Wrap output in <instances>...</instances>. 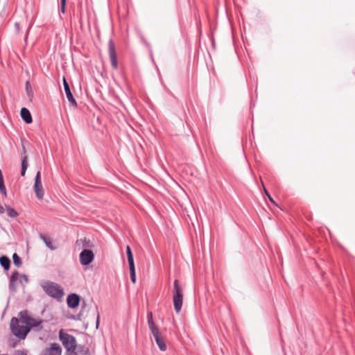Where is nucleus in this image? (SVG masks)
Returning a JSON list of instances; mask_svg holds the SVG:
<instances>
[{"label":"nucleus","instance_id":"f257e3e1","mask_svg":"<svg viewBox=\"0 0 355 355\" xmlns=\"http://www.w3.org/2000/svg\"><path fill=\"white\" fill-rule=\"evenodd\" d=\"M41 287L47 295L58 301H60L64 295V290L62 286L53 282H43L41 284Z\"/></svg>","mask_w":355,"mask_h":355},{"label":"nucleus","instance_id":"f03ea898","mask_svg":"<svg viewBox=\"0 0 355 355\" xmlns=\"http://www.w3.org/2000/svg\"><path fill=\"white\" fill-rule=\"evenodd\" d=\"M173 302L175 312L177 313H179L182 307L183 289L181 285L180 284V282L178 279H175L173 282Z\"/></svg>","mask_w":355,"mask_h":355},{"label":"nucleus","instance_id":"7ed1b4c3","mask_svg":"<svg viewBox=\"0 0 355 355\" xmlns=\"http://www.w3.org/2000/svg\"><path fill=\"white\" fill-rule=\"evenodd\" d=\"M59 338L67 352H74L77 348L76 338L64 332L63 329H60L59 331Z\"/></svg>","mask_w":355,"mask_h":355},{"label":"nucleus","instance_id":"20e7f679","mask_svg":"<svg viewBox=\"0 0 355 355\" xmlns=\"http://www.w3.org/2000/svg\"><path fill=\"white\" fill-rule=\"evenodd\" d=\"M19 319L12 318L10 320V330L13 335L19 339H25L28 332H26V324L21 326L19 324Z\"/></svg>","mask_w":355,"mask_h":355},{"label":"nucleus","instance_id":"39448f33","mask_svg":"<svg viewBox=\"0 0 355 355\" xmlns=\"http://www.w3.org/2000/svg\"><path fill=\"white\" fill-rule=\"evenodd\" d=\"M34 180L33 190L37 198L41 200L44 198V191L42 184L40 171L37 172Z\"/></svg>","mask_w":355,"mask_h":355},{"label":"nucleus","instance_id":"423d86ee","mask_svg":"<svg viewBox=\"0 0 355 355\" xmlns=\"http://www.w3.org/2000/svg\"><path fill=\"white\" fill-rule=\"evenodd\" d=\"M46 320H42V319H36L33 317H31L29 321L26 324V332H28L31 329H34L36 331H40L43 330L44 327L42 324L44 322H46Z\"/></svg>","mask_w":355,"mask_h":355},{"label":"nucleus","instance_id":"0eeeda50","mask_svg":"<svg viewBox=\"0 0 355 355\" xmlns=\"http://www.w3.org/2000/svg\"><path fill=\"white\" fill-rule=\"evenodd\" d=\"M80 262L83 266L89 265L94 259V254L89 249H84L79 255Z\"/></svg>","mask_w":355,"mask_h":355},{"label":"nucleus","instance_id":"6e6552de","mask_svg":"<svg viewBox=\"0 0 355 355\" xmlns=\"http://www.w3.org/2000/svg\"><path fill=\"white\" fill-rule=\"evenodd\" d=\"M108 52L111 64L114 69H116L118 68L117 55L114 41L112 39L108 42Z\"/></svg>","mask_w":355,"mask_h":355},{"label":"nucleus","instance_id":"1a4fd4ad","mask_svg":"<svg viewBox=\"0 0 355 355\" xmlns=\"http://www.w3.org/2000/svg\"><path fill=\"white\" fill-rule=\"evenodd\" d=\"M62 83H63L64 90L67 98L70 105L72 107H77L76 101L70 89L69 85L67 83L65 76L62 77Z\"/></svg>","mask_w":355,"mask_h":355},{"label":"nucleus","instance_id":"9d476101","mask_svg":"<svg viewBox=\"0 0 355 355\" xmlns=\"http://www.w3.org/2000/svg\"><path fill=\"white\" fill-rule=\"evenodd\" d=\"M62 348L58 343H51L50 347L44 349L40 355H61Z\"/></svg>","mask_w":355,"mask_h":355},{"label":"nucleus","instance_id":"9b49d317","mask_svg":"<svg viewBox=\"0 0 355 355\" xmlns=\"http://www.w3.org/2000/svg\"><path fill=\"white\" fill-rule=\"evenodd\" d=\"M147 320L149 329L153 335L154 338L160 336L161 334L159 332V328L153 321V313L150 311L147 313Z\"/></svg>","mask_w":355,"mask_h":355},{"label":"nucleus","instance_id":"f8f14e48","mask_svg":"<svg viewBox=\"0 0 355 355\" xmlns=\"http://www.w3.org/2000/svg\"><path fill=\"white\" fill-rule=\"evenodd\" d=\"M80 302V296L76 293H71L67 297V306L71 309L77 308Z\"/></svg>","mask_w":355,"mask_h":355},{"label":"nucleus","instance_id":"ddd939ff","mask_svg":"<svg viewBox=\"0 0 355 355\" xmlns=\"http://www.w3.org/2000/svg\"><path fill=\"white\" fill-rule=\"evenodd\" d=\"M22 155H23V158L21 159V175L22 177L25 176L26 175V170H27V168H28V157L26 154V148L24 146H22Z\"/></svg>","mask_w":355,"mask_h":355},{"label":"nucleus","instance_id":"4468645a","mask_svg":"<svg viewBox=\"0 0 355 355\" xmlns=\"http://www.w3.org/2000/svg\"><path fill=\"white\" fill-rule=\"evenodd\" d=\"M19 272L17 270H15L10 278L9 282V289L12 293H15L17 291V288L15 286V282L18 279Z\"/></svg>","mask_w":355,"mask_h":355},{"label":"nucleus","instance_id":"2eb2a0df","mask_svg":"<svg viewBox=\"0 0 355 355\" xmlns=\"http://www.w3.org/2000/svg\"><path fill=\"white\" fill-rule=\"evenodd\" d=\"M20 116L26 123L30 124L33 122L31 114L26 107H22L21 109Z\"/></svg>","mask_w":355,"mask_h":355},{"label":"nucleus","instance_id":"dca6fc26","mask_svg":"<svg viewBox=\"0 0 355 355\" xmlns=\"http://www.w3.org/2000/svg\"><path fill=\"white\" fill-rule=\"evenodd\" d=\"M75 355H89V349L85 345H78L76 350L73 352Z\"/></svg>","mask_w":355,"mask_h":355},{"label":"nucleus","instance_id":"f3484780","mask_svg":"<svg viewBox=\"0 0 355 355\" xmlns=\"http://www.w3.org/2000/svg\"><path fill=\"white\" fill-rule=\"evenodd\" d=\"M40 238L44 241L46 246L51 250H55L57 249V247L52 244L51 239L45 234H41L40 235Z\"/></svg>","mask_w":355,"mask_h":355},{"label":"nucleus","instance_id":"a211bd4d","mask_svg":"<svg viewBox=\"0 0 355 355\" xmlns=\"http://www.w3.org/2000/svg\"><path fill=\"white\" fill-rule=\"evenodd\" d=\"M155 340L160 351L165 352L166 350V345L161 335L156 336Z\"/></svg>","mask_w":355,"mask_h":355},{"label":"nucleus","instance_id":"6ab92c4d","mask_svg":"<svg viewBox=\"0 0 355 355\" xmlns=\"http://www.w3.org/2000/svg\"><path fill=\"white\" fill-rule=\"evenodd\" d=\"M0 265L5 270H8L10 266V259L7 256H1L0 257Z\"/></svg>","mask_w":355,"mask_h":355},{"label":"nucleus","instance_id":"aec40b11","mask_svg":"<svg viewBox=\"0 0 355 355\" xmlns=\"http://www.w3.org/2000/svg\"><path fill=\"white\" fill-rule=\"evenodd\" d=\"M18 316L19 318V321L25 324H27L29 321L31 316L28 315V311L26 310L21 311Z\"/></svg>","mask_w":355,"mask_h":355},{"label":"nucleus","instance_id":"412c9836","mask_svg":"<svg viewBox=\"0 0 355 355\" xmlns=\"http://www.w3.org/2000/svg\"><path fill=\"white\" fill-rule=\"evenodd\" d=\"M126 254H127L128 265L129 266L135 265L133 254H132V250L129 245L126 246Z\"/></svg>","mask_w":355,"mask_h":355},{"label":"nucleus","instance_id":"4be33fe9","mask_svg":"<svg viewBox=\"0 0 355 355\" xmlns=\"http://www.w3.org/2000/svg\"><path fill=\"white\" fill-rule=\"evenodd\" d=\"M7 214L10 218H15L19 216V213L10 206H6Z\"/></svg>","mask_w":355,"mask_h":355},{"label":"nucleus","instance_id":"5701e85b","mask_svg":"<svg viewBox=\"0 0 355 355\" xmlns=\"http://www.w3.org/2000/svg\"><path fill=\"white\" fill-rule=\"evenodd\" d=\"M12 261L15 266L17 268H19L22 265V261L21 257L17 254L14 253L12 254Z\"/></svg>","mask_w":355,"mask_h":355},{"label":"nucleus","instance_id":"b1692460","mask_svg":"<svg viewBox=\"0 0 355 355\" xmlns=\"http://www.w3.org/2000/svg\"><path fill=\"white\" fill-rule=\"evenodd\" d=\"M130 269V279L132 283L136 282V272H135V266H129Z\"/></svg>","mask_w":355,"mask_h":355},{"label":"nucleus","instance_id":"393cba45","mask_svg":"<svg viewBox=\"0 0 355 355\" xmlns=\"http://www.w3.org/2000/svg\"><path fill=\"white\" fill-rule=\"evenodd\" d=\"M82 245H83V247L85 248V249H87V248H93L94 247L93 243L89 239H87L86 238H85L83 240Z\"/></svg>","mask_w":355,"mask_h":355},{"label":"nucleus","instance_id":"a878e982","mask_svg":"<svg viewBox=\"0 0 355 355\" xmlns=\"http://www.w3.org/2000/svg\"><path fill=\"white\" fill-rule=\"evenodd\" d=\"M263 184V189H264V192H265V194L266 196L268 198L269 200L272 203L274 204L275 205L277 206V205L276 204L275 201L274 200V199L271 197V196L270 195V193H268V191L266 190V189L265 188V187L263 186V184Z\"/></svg>","mask_w":355,"mask_h":355},{"label":"nucleus","instance_id":"bb28decb","mask_svg":"<svg viewBox=\"0 0 355 355\" xmlns=\"http://www.w3.org/2000/svg\"><path fill=\"white\" fill-rule=\"evenodd\" d=\"M66 3H67V0H60V11L63 14L65 12V10H66Z\"/></svg>","mask_w":355,"mask_h":355},{"label":"nucleus","instance_id":"cd10ccee","mask_svg":"<svg viewBox=\"0 0 355 355\" xmlns=\"http://www.w3.org/2000/svg\"><path fill=\"white\" fill-rule=\"evenodd\" d=\"M96 328L98 329L100 323V316L98 311V308L96 306Z\"/></svg>","mask_w":355,"mask_h":355},{"label":"nucleus","instance_id":"c85d7f7f","mask_svg":"<svg viewBox=\"0 0 355 355\" xmlns=\"http://www.w3.org/2000/svg\"><path fill=\"white\" fill-rule=\"evenodd\" d=\"M20 278L22 279V280H24V282L26 283L28 282V277L26 275H24V274L20 275Z\"/></svg>","mask_w":355,"mask_h":355},{"label":"nucleus","instance_id":"c756f323","mask_svg":"<svg viewBox=\"0 0 355 355\" xmlns=\"http://www.w3.org/2000/svg\"><path fill=\"white\" fill-rule=\"evenodd\" d=\"M15 29H16L17 32L19 33V31H20V24H19V23L17 22V21L15 22Z\"/></svg>","mask_w":355,"mask_h":355},{"label":"nucleus","instance_id":"7c9ffc66","mask_svg":"<svg viewBox=\"0 0 355 355\" xmlns=\"http://www.w3.org/2000/svg\"><path fill=\"white\" fill-rule=\"evenodd\" d=\"M29 87H30V83L29 81L26 82V90L27 92L28 95H29Z\"/></svg>","mask_w":355,"mask_h":355},{"label":"nucleus","instance_id":"2f4dec72","mask_svg":"<svg viewBox=\"0 0 355 355\" xmlns=\"http://www.w3.org/2000/svg\"><path fill=\"white\" fill-rule=\"evenodd\" d=\"M71 318L73 320H80V313L77 315H72Z\"/></svg>","mask_w":355,"mask_h":355},{"label":"nucleus","instance_id":"473e14b6","mask_svg":"<svg viewBox=\"0 0 355 355\" xmlns=\"http://www.w3.org/2000/svg\"><path fill=\"white\" fill-rule=\"evenodd\" d=\"M3 182H4V181H3V174H2V171L0 169V184L1 183H3Z\"/></svg>","mask_w":355,"mask_h":355},{"label":"nucleus","instance_id":"72a5a7b5","mask_svg":"<svg viewBox=\"0 0 355 355\" xmlns=\"http://www.w3.org/2000/svg\"><path fill=\"white\" fill-rule=\"evenodd\" d=\"M0 192L5 196L6 197L7 196V192H6V189H3V190H0Z\"/></svg>","mask_w":355,"mask_h":355},{"label":"nucleus","instance_id":"f704fd0d","mask_svg":"<svg viewBox=\"0 0 355 355\" xmlns=\"http://www.w3.org/2000/svg\"><path fill=\"white\" fill-rule=\"evenodd\" d=\"M6 189V188L4 182L3 183H1L0 184V190H3V189Z\"/></svg>","mask_w":355,"mask_h":355},{"label":"nucleus","instance_id":"c9c22d12","mask_svg":"<svg viewBox=\"0 0 355 355\" xmlns=\"http://www.w3.org/2000/svg\"><path fill=\"white\" fill-rule=\"evenodd\" d=\"M17 355H27V354H26V353H25L23 351H18L17 352Z\"/></svg>","mask_w":355,"mask_h":355},{"label":"nucleus","instance_id":"e433bc0d","mask_svg":"<svg viewBox=\"0 0 355 355\" xmlns=\"http://www.w3.org/2000/svg\"><path fill=\"white\" fill-rule=\"evenodd\" d=\"M4 211H5V209H4L3 207L0 205V214L4 213Z\"/></svg>","mask_w":355,"mask_h":355},{"label":"nucleus","instance_id":"4c0bfd02","mask_svg":"<svg viewBox=\"0 0 355 355\" xmlns=\"http://www.w3.org/2000/svg\"><path fill=\"white\" fill-rule=\"evenodd\" d=\"M83 239H78V240L76 241V244H77V245H80V243H82V244H83Z\"/></svg>","mask_w":355,"mask_h":355},{"label":"nucleus","instance_id":"58836bf2","mask_svg":"<svg viewBox=\"0 0 355 355\" xmlns=\"http://www.w3.org/2000/svg\"><path fill=\"white\" fill-rule=\"evenodd\" d=\"M17 280H19V283H21V284L22 283V279L20 278V275L19 274L18 279Z\"/></svg>","mask_w":355,"mask_h":355},{"label":"nucleus","instance_id":"ea45409f","mask_svg":"<svg viewBox=\"0 0 355 355\" xmlns=\"http://www.w3.org/2000/svg\"><path fill=\"white\" fill-rule=\"evenodd\" d=\"M212 46L214 47L215 46V42L214 41H212Z\"/></svg>","mask_w":355,"mask_h":355},{"label":"nucleus","instance_id":"a19ab883","mask_svg":"<svg viewBox=\"0 0 355 355\" xmlns=\"http://www.w3.org/2000/svg\"><path fill=\"white\" fill-rule=\"evenodd\" d=\"M1 355H6V354H1Z\"/></svg>","mask_w":355,"mask_h":355}]
</instances>
